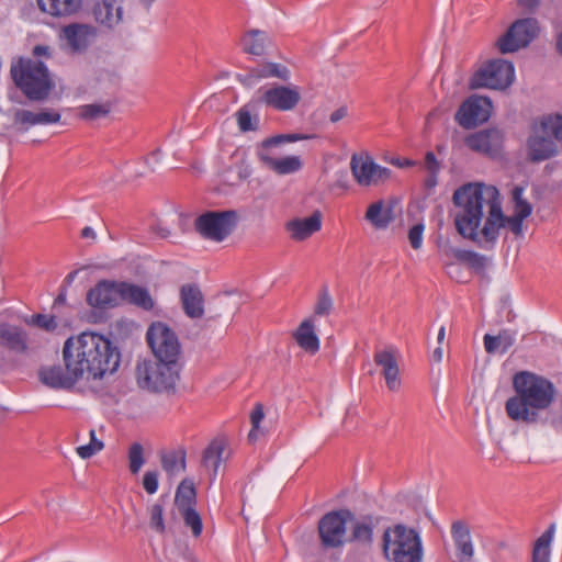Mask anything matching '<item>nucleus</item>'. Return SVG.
Returning <instances> with one entry per match:
<instances>
[{
	"instance_id": "obj_57",
	"label": "nucleus",
	"mask_w": 562,
	"mask_h": 562,
	"mask_svg": "<svg viewBox=\"0 0 562 562\" xmlns=\"http://www.w3.org/2000/svg\"><path fill=\"white\" fill-rule=\"evenodd\" d=\"M519 4L528 10H533L538 7L539 0H519Z\"/></svg>"
},
{
	"instance_id": "obj_46",
	"label": "nucleus",
	"mask_w": 562,
	"mask_h": 562,
	"mask_svg": "<svg viewBox=\"0 0 562 562\" xmlns=\"http://www.w3.org/2000/svg\"><path fill=\"white\" fill-rule=\"evenodd\" d=\"M265 413L263 407L261 404H256L255 408L252 409L250 414V422H251V430L248 434V439L251 442H255L260 435V424L263 420Z\"/></svg>"
},
{
	"instance_id": "obj_6",
	"label": "nucleus",
	"mask_w": 562,
	"mask_h": 562,
	"mask_svg": "<svg viewBox=\"0 0 562 562\" xmlns=\"http://www.w3.org/2000/svg\"><path fill=\"white\" fill-rule=\"evenodd\" d=\"M383 552L391 562H422V541L415 530L403 525L387 528L383 533Z\"/></svg>"
},
{
	"instance_id": "obj_51",
	"label": "nucleus",
	"mask_w": 562,
	"mask_h": 562,
	"mask_svg": "<svg viewBox=\"0 0 562 562\" xmlns=\"http://www.w3.org/2000/svg\"><path fill=\"white\" fill-rule=\"evenodd\" d=\"M143 486L148 494H155L158 490V473L156 471H147L143 477Z\"/></svg>"
},
{
	"instance_id": "obj_8",
	"label": "nucleus",
	"mask_w": 562,
	"mask_h": 562,
	"mask_svg": "<svg viewBox=\"0 0 562 562\" xmlns=\"http://www.w3.org/2000/svg\"><path fill=\"white\" fill-rule=\"evenodd\" d=\"M240 216L236 210L206 211L194 221V228L206 240L222 243L236 229Z\"/></svg>"
},
{
	"instance_id": "obj_15",
	"label": "nucleus",
	"mask_w": 562,
	"mask_h": 562,
	"mask_svg": "<svg viewBox=\"0 0 562 562\" xmlns=\"http://www.w3.org/2000/svg\"><path fill=\"white\" fill-rule=\"evenodd\" d=\"M492 113V102L488 98L472 95L459 108L456 121L464 128H473L486 122Z\"/></svg>"
},
{
	"instance_id": "obj_29",
	"label": "nucleus",
	"mask_w": 562,
	"mask_h": 562,
	"mask_svg": "<svg viewBox=\"0 0 562 562\" xmlns=\"http://www.w3.org/2000/svg\"><path fill=\"white\" fill-rule=\"evenodd\" d=\"M364 217L374 228L385 229L393 220L392 209L379 200L368 206Z\"/></svg>"
},
{
	"instance_id": "obj_38",
	"label": "nucleus",
	"mask_w": 562,
	"mask_h": 562,
	"mask_svg": "<svg viewBox=\"0 0 562 562\" xmlns=\"http://www.w3.org/2000/svg\"><path fill=\"white\" fill-rule=\"evenodd\" d=\"M374 522L371 517L358 519L352 525L351 540L362 544H370L373 540Z\"/></svg>"
},
{
	"instance_id": "obj_62",
	"label": "nucleus",
	"mask_w": 562,
	"mask_h": 562,
	"mask_svg": "<svg viewBox=\"0 0 562 562\" xmlns=\"http://www.w3.org/2000/svg\"><path fill=\"white\" fill-rule=\"evenodd\" d=\"M557 49L562 55V32L558 35L557 38Z\"/></svg>"
},
{
	"instance_id": "obj_25",
	"label": "nucleus",
	"mask_w": 562,
	"mask_h": 562,
	"mask_svg": "<svg viewBox=\"0 0 562 562\" xmlns=\"http://www.w3.org/2000/svg\"><path fill=\"white\" fill-rule=\"evenodd\" d=\"M92 14L97 23L112 29L122 21L123 8L116 0H100L94 3Z\"/></svg>"
},
{
	"instance_id": "obj_32",
	"label": "nucleus",
	"mask_w": 562,
	"mask_h": 562,
	"mask_svg": "<svg viewBox=\"0 0 562 562\" xmlns=\"http://www.w3.org/2000/svg\"><path fill=\"white\" fill-rule=\"evenodd\" d=\"M121 299L146 311L151 310L154 306L153 299L146 289L125 282L121 283Z\"/></svg>"
},
{
	"instance_id": "obj_21",
	"label": "nucleus",
	"mask_w": 562,
	"mask_h": 562,
	"mask_svg": "<svg viewBox=\"0 0 562 562\" xmlns=\"http://www.w3.org/2000/svg\"><path fill=\"white\" fill-rule=\"evenodd\" d=\"M38 378L43 384L52 389H70L79 382L78 378L66 366L65 369L60 366L42 367L38 371Z\"/></svg>"
},
{
	"instance_id": "obj_44",
	"label": "nucleus",
	"mask_w": 562,
	"mask_h": 562,
	"mask_svg": "<svg viewBox=\"0 0 562 562\" xmlns=\"http://www.w3.org/2000/svg\"><path fill=\"white\" fill-rule=\"evenodd\" d=\"M27 324L34 325L48 333L55 331L58 327L56 317L47 314H35L27 321Z\"/></svg>"
},
{
	"instance_id": "obj_9",
	"label": "nucleus",
	"mask_w": 562,
	"mask_h": 562,
	"mask_svg": "<svg viewBox=\"0 0 562 562\" xmlns=\"http://www.w3.org/2000/svg\"><path fill=\"white\" fill-rule=\"evenodd\" d=\"M350 170L357 184L364 188L384 186L392 178V170L376 164L367 151L352 154Z\"/></svg>"
},
{
	"instance_id": "obj_54",
	"label": "nucleus",
	"mask_w": 562,
	"mask_h": 562,
	"mask_svg": "<svg viewBox=\"0 0 562 562\" xmlns=\"http://www.w3.org/2000/svg\"><path fill=\"white\" fill-rule=\"evenodd\" d=\"M346 115H347V108L341 106V108L335 110L330 114L329 119H330V122L336 123V122L342 120Z\"/></svg>"
},
{
	"instance_id": "obj_17",
	"label": "nucleus",
	"mask_w": 562,
	"mask_h": 562,
	"mask_svg": "<svg viewBox=\"0 0 562 562\" xmlns=\"http://www.w3.org/2000/svg\"><path fill=\"white\" fill-rule=\"evenodd\" d=\"M465 145L476 153L496 156L503 145V134L495 128L480 131L469 135Z\"/></svg>"
},
{
	"instance_id": "obj_33",
	"label": "nucleus",
	"mask_w": 562,
	"mask_h": 562,
	"mask_svg": "<svg viewBox=\"0 0 562 562\" xmlns=\"http://www.w3.org/2000/svg\"><path fill=\"white\" fill-rule=\"evenodd\" d=\"M554 525H551L533 543L531 562H552L551 543L554 536Z\"/></svg>"
},
{
	"instance_id": "obj_59",
	"label": "nucleus",
	"mask_w": 562,
	"mask_h": 562,
	"mask_svg": "<svg viewBox=\"0 0 562 562\" xmlns=\"http://www.w3.org/2000/svg\"><path fill=\"white\" fill-rule=\"evenodd\" d=\"M392 164L397 166V167H401V168H403V167H411V166L415 165V162L409 160V159L401 160L398 158L397 159H393Z\"/></svg>"
},
{
	"instance_id": "obj_28",
	"label": "nucleus",
	"mask_w": 562,
	"mask_h": 562,
	"mask_svg": "<svg viewBox=\"0 0 562 562\" xmlns=\"http://www.w3.org/2000/svg\"><path fill=\"white\" fill-rule=\"evenodd\" d=\"M181 302L184 313L191 318H200L204 314V300L196 285L187 284L181 288Z\"/></svg>"
},
{
	"instance_id": "obj_63",
	"label": "nucleus",
	"mask_w": 562,
	"mask_h": 562,
	"mask_svg": "<svg viewBox=\"0 0 562 562\" xmlns=\"http://www.w3.org/2000/svg\"><path fill=\"white\" fill-rule=\"evenodd\" d=\"M428 184L430 187H434L436 184V176L432 175V177L428 180Z\"/></svg>"
},
{
	"instance_id": "obj_35",
	"label": "nucleus",
	"mask_w": 562,
	"mask_h": 562,
	"mask_svg": "<svg viewBox=\"0 0 562 562\" xmlns=\"http://www.w3.org/2000/svg\"><path fill=\"white\" fill-rule=\"evenodd\" d=\"M224 448V441L214 440L204 450L202 464L205 469L212 471L213 480L215 479L218 468L223 461Z\"/></svg>"
},
{
	"instance_id": "obj_53",
	"label": "nucleus",
	"mask_w": 562,
	"mask_h": 562,
	"mask_svg": "<svg viewBox=\"0 0 562 562\" xmlns=\"http://www.w3.org/2000/svg\"><path fill=\"white\" fill-rule=\"evenodd\" d=\"M467 265H469L471 268H474V269H481L485 265V258H484V256H482L475 251H472L467 261Z\"/></svg>"
},
{
	"instance_id": "obj_36",
	"label": "nucleus",
	"mask_w": 562,
	"mask_h": 562,
	"mask_svg": "<svg viewBox=\"0 0 562 562\" xmlns=\"http://www.w3.org/2000/svg\"><path fill=\"white\" fill-rule=\"evenodd\" d=\"M451 535L460 554L464 558H471L473 555V544L468 527L463 522L457 521L452 525Z\"/></svg>"
},
{
	"instance_id": "obj_58",
	"label": "nucleus",
	"mask_w": 562,
	"mask_h": 562,
	"mask_svg": "<svg viewBox=\"0 0 562 562\" xmlns=\"http://www.w3.org/2000/svg\"><path fill=\"white\" fill-rule=\"evenodd\" d=\"M81 236L83 238H91V239H95L97 237V234L94 232V229L90 226H86L82 231H81Z\"/></svg>"
},
{
	"instance_id": "obj_16",
	"label": "nucleus",
	"mask_w": 562,
	"mask_h": 562,
	"mask_svg": "<svg viewBox=\"0 0 562 562\" xmlns=\"http://www.w3.org/2000/svg\"><path fill=\"white\" fill-rule=\"evenodd\" d=\"M98 31L91 24L70 23L61 27L59 38L71 54H82L94 42Z\"/></svg>"
},
{
	"instance_id": "obj_22",
	"label": "nucleus",
	"mask_w": 562,
	"mask_h": 562,
	"mask_svg": "<svg viewBox=\"0 0 562 562\" xmlns=\"http://www.w3.org/2000/svg\"><path fill=\"white\" fill-rule=\"evenodd\" d=\"M322 228V213L315 211L311 216L293 218L285 224V231L296 241H303Z\"/></svg>"
},
{
	"instance_id": "obj_2",
	"label": "nucleus",
	"mask_w": 562,
	"mask_h": 562,
	"mask_svg": "<svg viewBox=\"0 0 562 562\" xmlns=\"http://www.w3.org/2000/svg\"><path fill=\"white\" fill-rule=\"evenodd\" d=\"M63 360L79 381H100L116 372L121 352L106 336L83 331L65 341Z\"/></svg>"
},
{
	"instance_id": "obj_55",
	"label": "nucleus",
	"mask_w": 562,
	"mask_h": 562,
	"mask_svg": "<svg viewBox=\"0 0 562 562\" xmlns=\"http://www.w3.org/2000/svg\"><path fill=\"white\" fill-rule=\"evenodd\" d=\"M471 252H472V250L454 249L453 256L457 260L467 263Z\"/></svg>"
},
{
	"instance_id": "obj_48",
	"label": "nucleus",
	"mask_w": 562,
	"mask_h": 562,
	"mask_svg": "<svg viewBox=\"0 0 562 562\" xmlns=\"http://www.w3.org/2000/svg\"><path fill=\"white\" fill-rule=\"evenodd\" d=\"M149 516H150V527L155 531L162 533L166 529L165 521H164L162 506L159 504H154L149 509Z\"/></svg>"
},
{
	"instance_id": "obj_40",
	"label": "nucleus",
	"mask_w": 562,
	"mask_h": 562,
	"mask_svg": "<svg viewBox=\"0 0 562 562\" xmlns=\"http://www.w3.org/2000/svg\"><path fill=\"white\" fill-rule=\"evenodd\" d=\"M162 469L169 475H177L186 469V452L183 450H175L165 453L161 458Z\"/></svg>"
},
{
	"instance_id": "obj_49",
	"label": "nucleus",
	"mask_w": 562,
	"mask_h": 562,
	"mask_svg": "<svg viewBox=\"0 0 562 562\" xmlns=\"http://www.w3.org/2000/svg\"><path fill=\"white\" fill-rule=\"evenodd\" d=\"M425 226L422 223L415 224L408 231V240L414 249H419L423 245V234Z\"/></svg>"
},
{
	"instance_id": "obj_4",
	"label": "nucleus",
	"mask_w": 562,
	"mask_h": 562,
	"mask_svg": "<svg viewBox=\"0 0 562 562\" xmlns=\"http://www.w3.org/2000/svg\"><path fill=\"white\" fill-rule=\"evenodd\" d=\"M11 77L15 86L31 101H45L55 82L44 63L31 58H19L11 65Z\"/></svg>"
},
{
	"instance_id": "obj_13",
	"label": "nucleus",
	"mask_w": 562,
	"mask_h": 562,
	"mask_svg": "<svg viewBox=\"0 0 562 562\" xmlns=\"http://www.w3.org/2000/svg\"><path fill=\"white\" fill-rule=\"evenodd\" d=\"M352 514L347 509L327 513L318 522L321 543L325 549H339L346 543V524Z\"/></svg>"
},
{
	"instance_id": "obj_12",
	"label": "nucleus",
	"mask_w": 562,
	"mask_h": 562,
	"mask_svg": "<svg viewBox=\"0 0 562 562\" xmlns=\"http://www.w3.org/2000/svg\"><path fill=\"white\" fill-rule=\"evenodd\" d=\"M257 101L276 111H292L301 101V89L295 85H268L258 89Z\"/></svg>"
},
{
	"instance_id": "obj_43",
	"label": "nucleus",
	"mask_w": 562,
	"mask_h": 562,
	"mask_svg": "<svg viewBox=\"0 0 562 562\" xmlns=\"http://www.w3.org/2000/svg\"><path fill=\"white\" fill-rule=\"evenodd\" d=\"M237 124L241 132L256 131L258 126V117H252L247 105L240 108L236 113Z\"/></svg>"
},
{
	"instance_id": "obj_27",
	"label": "nucleus",
	"mask_w": 562,
	"mask_h": 562,
	"mask_svg": "<svg viewBox=\"0 0 562 562\" xmlns=\"http://www.w3.org/2000/svg\"><path fill=\"white\" fill-rule=\"evenodd\" d=\"M0 341L14 352L24 353L27 350L26 333L18 326L0 323Z\"/></svg>"
},
{
	"instance_id": "obj_64",
	"label": "nucleus",
	"mask_w": 562,
	"mask_h": 562,
	"mask_svg": "<svg viewBox=\"0 0 562 562\" xmlns=\"http://www.w3.org/2000/svg\"><path fill=\"white\" fill-rule=\"evenodd\" d=\"M74 277H75V273H70L67 278H68L69 280H72V279H74Z\"/></svg>"
},
{
	"instance_id": "obj_1",
	"label": "nucleus",
	"mask_w": 562,
	"mask_h": 562,
	"mask_svg": "<svg viewBox=\"0 0 562 562\" xmlns=\"http://www.w3.org/2000/svg\"><path fill=\"white\" fill-rule=\"evenodd\" d=\"M522 195V187L517 186L512 190L514 207L507 216L503 212L501 193L495 186L482 182L461 186L452 195L457 209V232L479 246H494L504 228L515 236H521L524 221L532 213L531 204Z\"/></svg>"
},
{
	"instance_id": "obj_18",
	"label": "nucleus",
	"mask_w": 562,
	"mask_h": 562,
	"mask_svg": "<svg viewBox=\"0 0 562 562\" xmlns=\"http://www.w3.org/2000/svg\"><path fill=\"white\" fill-rule=\"evenodd\" d=\"M374 362L381 368L387 389L392 392L398 391L402 381L395 350L393 348H386L376 351L374 353Z\"/></svg>"
},
{
	"instance_id": "obj_20",
	"label": "nucleus",
	"mask_w": 562,
	"mask_h": 562,
	"mask_svg": "<svg viewBox=\"0 0 562 562\" xmlns=\"http://www.w3.org/2000/svg\"><path fill=\"white\" fill-rule=\"evenodd\" d=\"M121 299V283L101 281L87 294V302L93 307L113 306Z\"/></svg>"
},
{
	"instance_id": "obj_37",
	"label": "nucleus",
	"mask_w": 562,
	"mask_h": 562,
	"mask_svg": "<svg viewBox=\"0 0 562 562\" xmlns=\"http://www.w3.org/2000/svg\"><path fill=\"white\" fill-rule=\"evenodd\" d=\"M250 74L251 77L256 79L279 78L285 81L290 79V70L285 66L277 63H266L255 67L251 69Z\"/></svg>"
},
{
	"instance_id": "obj_11",
	"label": "nucleus",
	"mask_w": 562,
	"mask_h": 562,
	"mask_svg": "<svg viewBox=\"0 0 562 562\" xmlns=\"http://www.w3.org/2000/svg\"><path fill=\"white\" fill-rule=\"evenodd\" d=\"M515 79V68L510 61L494 59L480 68L471 79V87L504 90Z\"/></svg>"
},
{
	"instance_id": "obj_60",
	"label": "nucleus",
	"mask_w": 562,
	"mask_h": 562,
	"mask_svg": "<svg viewBox=\"0 0 562 562\" xmlns=\"http://www.w3.org/2000/svg\"><path fill=\"white\" fill-rule=\"evenodd\" d=\"M446 337V329L443 326H441L438 330L437 340L439 344H441L445 340Z\"/></svg>"
},
{
	"instance_id": "obj_52",
	"label": "nucleus",
	"mask_w": 562,
	"mask_h": 562,
	"mask_svg": "<svg viewBox=\"0 0 562 562\" xmlns=\"http://www.w3.org/2000/svg\"><path fill=\"white\" fill-rule=\"evenodd\" d=\"M425 166L427 168V170L436 176V173L439 171L440 169V164L439 161L437 160L435 154L432 151H428L426 153V156H425Z\"/></svg>"
},
{
	"instance_id": "obj_45",
	"label": "nucleus",
	"mask_w": 562,
	"mask_h": 562,
	"mask_svg": "<svg viewBox=\"0 0 562 562\" xmlns=\"http://www.w3.org/2000/svg\"><path fill=\"white\" fill-rule=\"evenodd\" d=\"M110 112L106 104H86L79 110V114L86 120H95L105 116Z\"/></svg>"
},
{
	"instance_id": "obj_50",
	"label": "nucleus",
	"mask_w": 562,
	"mask_h": 562,
	"mask_svg": "<svg viewBox=\"0 0 562 562\" xmlns=\"http://www.w3.org/2000/svg\"><path fill=\"white\" fill-rule=\"evenodd\" d=\"M331 307H333L331 297L329 296V294L326 291H324L318 297V301L315 305L314 312L316 315L324 316V315H328L330 313Z\"/></svg>"
},
{
	"instance_id": "obj_47",
	"label": "nucleus",
	"mask_w": 562,
	"mask_h": 562,
	"mask_svg": "<svg viewBox=\"0 0 562 562\" xmlns=\"http://www.w3.org/2000/svg\"><path fill=\"white\" fill-rule=\"evenodd\" d=\"M130 470L137 473L144 464L143 447L139 443H133L128 451Z\"/></svg>"
},
{
	"instance_id": "obj_14",
	"label": "nucleus",
	"mask_w": 562,
	"mask_h": 562,
	"mask_svg": "<svg viewBox=\"0 0 562 562\" xmlns=\"http://www.w3.org/2000/svg\"><path fill=\"white\" fill-rule=\"evenodd\" d=\"M538 30L536 19L527 18L518 20L499 37L497 47L503 54L514 53L527 46L536 37Z\"/></svg>"
},
{
	"instance_id": "obj_41",
	"label": "nucleus",
	"mask_w": 562,
	"mask_h": 562,
	"mask_svg": "<svg viewBox=\"0 0 562 562\" xmlns=\"http://www.w3.org/2000/svg\"><path fill=\"white\" fill-rule=\"evenodd\" d=\"M187 527L191 528L192 535L199 537L202 533V519L194 507L179 510Z\"/></svg>"
},
{
	"instance_id": "obj_5",
	"label": "nucleus",
	"mask_w": 562,
	"mask_h": 562,
	"mask_svg": "<svg viewBox=\"0 0 562 562\" xmlns=\"http://www.w3.org/2000/svg\"><path fill=\"white\" fill-rule=\"evenodd\" d=\"M562 142V115L550 114L533 121L527 138V157L541 162L559 154L558 143Z\"/></svg>"
},
{
	"instance_id": "obj_19",
	"label": "nucleus",
	"mask_w": 562,
	"mask_h": 562,
	"mask_svg": "<svg viewBox=\"0 0 562 562\" xmlns=\"http://www.w3.org/2000/svg\"><path fill=\"white\" fill-rule=\"evenodd\" d=\"M61 114L50 108H42L37 112L30 110H18L14 113V123L24 130L36 125H53L59 123Z\"/></svg>"
},
{
	"instance_id": "obj_61",
	"label": "nucleus",
	"mask_w": 562,
	"mask_h": 562,
	"mask_svg": "<svg viewBox=\"0 0 562 562\" xmlns=\"http://www.w3.org/2000/svg\"><path fill=\"white\" fill-rule=\"evenodd\" d=\"M432 356H434V359L436 361H441V359H442V349L440 347L436 348L434 350V355Z\"/></svg>"
},
{
	"instance_id": "obj_31",
	"label": "nucleus",
	"mask_w": 562,
	"mask_h": 562,
	"mask_svg": "<svg viewBox=\"0 0 562 562\" xmlns=\"http://www.w3.org/2000/svg\"><path fill=\"white\" fill-rule=\"evenodd\" d=\"M265 160L267 161V169L279 176L295 173L303 167L301 157L295 155L279 157L278 159L266 156Z\"/></svg>"
},
{
	"instance_id": "obj_3",
	"label": "nucleus",
	"mask_w": 562,
	"mask_h": 562,
	"mask_svg": "<svg viewBox=\"0 0 562 562\" xmlns=\"http://www.w3.org/2000/svg\"><path fill=\"white\" fill-rule=\"evenodd\" d=\"M513 390L514 395L505 403L512 420L539 424L547 419L555 396L551 381L529 371H519L513 376Z\"/></svg>"
},
{
	"instance_id": "obj_24",
	"label": "nucleus",
	"mask_w": 562,
	"mask_h": 562,
	"mask_svg": "<svg viewBox=\"0 0 562 562\" xmlns=\"http://www.w3.org/2000/svg\"><path fill=\"white\" fill-rule=\"evenodd\" d=\"M292 337L306 353L315 355L319 351L321 341L316 334V324L313 317L303 319L293 331Z\"/></svg>"
},
{
	"instance_id": "obj_42",
	"label": "nucleus",
	"mask_w": 562,
	"mask_h": 562,
	"mask_svg": "<svg viewBox=\"0 0 562 562\" xmlns=\"http://www.w3.org/2000/svg\"><path fill=\"white\" fill-rule=\"evenodd\" d=\"M89 435H90V442L76 448L77 454L81 459L91 458L92 456H94L95 453L101 451L104 447L103 442L97 438L94 429H91Z\"/></svg>"
},
{
	"instance_id": "obj_7",
	"label": "nucleus",
	"mask_w": 562,
	"mask_h": 562,
	"mask_svg": "<svg viewBox=\"0 0 562 562\" xmlns=\"http://www.w3.org/2000/svg\"><path fill=\"white\" fill-rule=\"evenodd\" d=\"M179 370V362L143 360L136 367V378L140 387L161 392L175 386Z\"/></svg>"
},
{
	"instance_id": "obj_56",
	"label": "nucleus",
	"mask_w": 562,
	"mask_h": 562,
	"mask_svg": "<svg viewBox=\"0 0 562 562\" xmlns=\"http://www.w3.org/2000/svg\"><path fill=\"white\" fill-rule=\"evenodd\" d=\"M33 54L35 56H47V55H49V48H48V46L37 45L34 47Z\"/></svg>"
},
{
	"instance_id": "obj_30",
	"label": "nucleus",
	"mask_w": 562,
	"mask_h": 562,
	"mask_svg": "<svg viewBox=\"0 0 562 562\" xmlns=\"http://www.w3.org/2000/svg\"><path fill=\"white\" fill-rule=\"evenodd\" d=\"M516 333L504 329L496 336L485 334L483 338L484 349L487 353H505L515 344Z\"/></svg>"
},
{
	"instance_id": "obj_34",
	"label": "nucleus",
	"mask_w": 562,
	"mask_h": 562,
	"mask_svg": "<svg viewBox=\"0 0 562 562\" xmlns=\"http://www.w3.org/2000/svg\"><path fill=\"white\" fill-rule=\"evenodd\" d=\"M269 43L268 35L259 30H251L241 37L243 50L249 55L261 56L265 54L266 46Z\"/></svg>"
},
{
	"instance_id": "obj_23",
	"label": "nucleus",
	"mask_w": 562,
	"mask_h": 562,
	"mask_svg": "<svg viewBox=\"0 0 562 562\" xmlns=\"http://www.w3.org/2000/svg\"><path fill=\"white\" fill-rule=\"evenodd\" d=\"M314 135L308 134H300V133H291V134H280L269 138L263 139L256 149V155L259 161L267 168V161L265 157L268 156L272 159H278V153L276 151V147L284 143H295L299 140H305L313 138Z\"/></svg>"
},
{
	"instance_id": "obj_39",
	"label": "nucleus",
	"mask_w": 562,
	"mask_h": 562,
	"mask_svg": "<svg viewBox=\"0 0 562 562\" xmlns=\"http://www.w3.org/2000/svg\"><path fill=\"white\" fill-rule=\"evenodd\" d=\"M196 502V493L194 488V484L190 480H183L176 492L175 503L178 509H184L189 507H194Z\"/></svg>"
},
{
	"instance_id": "obj_26",
	"label": "nucleus",
	"mask_w": 562,
	"mask_h": 562,
	"mask_svg": "<svg viewBox=\"0 0 562 562\" xmlns=\"http://www.w3.org/2000/svg\"><path fill=\"white\" fill-rule=\"evenodd\" d=\"M40 10L53 18H69L77 14L83 0H36Z\"/></svg>"
},
{
	"instance_id": "obj_10",
	"label": "nucleus",
	"mask_w": 562,
	"mask_h": 562,
	"mask_svg": "<svg viewBox=\"0 0 562 562\" xmlns=\"http://www.w3.org/2000/svg\"><path fill=\"white\" fill-rule=\"evenodd\" d=\"M147 342L156 360L179 362L181 346L176 333L165 323H153L146 333Z\"/></svg>"
}]
</instances>
